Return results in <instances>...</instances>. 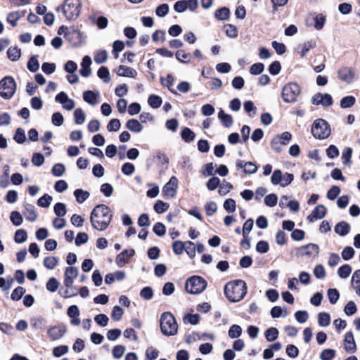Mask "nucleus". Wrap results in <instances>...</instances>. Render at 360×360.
Masks as SVG:
<instances>
[{"instance_id": "f257e3e1", "label": "nucleus", "mask_w": 360, "mask_h": 360, "mask_svg": "<svg viewBox=\"0 0 360 360\" xmlns=\"http://www.w3.org/2000/svg\"><path fill=\"white\" fill-rule=\"evenodd\" d=\"M112 217V214L110 207L104 204H99L91 211L90 221L94 229L101 231L108 227Z\"/></svg>"}, {"instance_id": "f03ea898", "label": "nucleus", "mask_w": 360, "mask_h": 360, "mask_svg": "<svg viewBox=\"0 0 360 360\" xmlns=\"http://www.w3.org/2000/svg\"><path fill=\"white\" fill-rule=\"evenodd\" d=\"M247 284L241 280H234L228 282L224 286V295L231 302H237L242 300L247 294Z\"/></svg>"}, {"instance_id": "7ed1b4c3", "label": "nucleus", "mask_w": 360, "mask_h": 360, "mask_svg": "<svg viewBox=\"0 0 360 360\" xmlns=\"http://www.w3.org/2000/svg\"><path fill=\"white\" fill-rule=\"evenodd\" d=\"M81 10L82 0H64L63 4L56 8L58 12L61 11L68 21H74L77 19Z\"/></svg>"}, {"instance_id": "20e7f679", "label": "nucleus", "mask_w": 360, "mask_h": 360, "mask_svg": "<svg viewBox=\"0 0 360 360\" xmlns=\"http://www.w3.org/2000/svg\"><path fill=\"white\" fill-rule=\"evenodd\" d=\"M161 332L167 336L174 335L177 333L178 325L174 315L170 312H164L160 317Z\"/></svg>"}, {"instance_id": "39448f33", "label": "nucleus", "mask_w": 360, "mask_h": 360, "mask_svg": "<svg viewBox=\"0 0 360 360\" xmlns=\"http://www.w3.org/2000/svg\"><path fill=\"white\" fill-rule=\"evenodd\" d=\"M206 280L200 276H193L189 277L185 283V289L189 294H200L207 287Z\"/></svg>"}, {"instance_id": "423d86ee", "label": "nucleus", "mask_w": 360, "mask_h": 360, "mask_svg": "<svg viewBox=\"0 0 360 360\" xmlns=\"http://www.w3.org/2000/svg\"><path fill=\"white\" fill-rule=\"evenodd\" d=\"M311 132L315 139H325L330 134V126L325 120L317 119L311 125Z\"/></svg>"}, {"instance_id": "0eeeda50", "label": "nucleus", "mask_w": 360, "mask_h": 360, "mask_svg": "<svg viewBox=\"0 0 360 360\" xmlns=\"http://www.w3.org/2000/svg\"><path fill=\"white\" fill-rule=\"evenodd\" d=\"M16 88V83L12 76H6L0 80V96L6 100L13 96Z\"/></svg>"}, {"instance_id": "6e6552de", "label": "nucleus", "mask_w": 360, "mask_h": 360, "mask_svg": "<svg viewBox=\"0 0 360 360\" xmlns=\"http://www.w3.org/2000/svg\"><path fill=\"white\" fill-rule=\"evenodd\" d=\"M300 92V85L297 83L290 82L283 87L281 96L285 103H294L296 101Z\"/></svg>"}, {"instance_id": "1a4fd4ad", "label": "nucleus", "mask_w": 360, "mask_h": 360, "mask_svg": "<svg viewBox=\"0 0 360 360\" xmlns=\"http://www.w3.org/2000/svg\"><path fill=\"white\" fill-rule=\"evenodd\" d=\"M178 186V179L176 176H173L170 178L169 181L163 186L162 194L167 198H174L176 195V189Z\"/></svg>"}, {"instance_id": "9d476101", "label": "nucleus", "mask_w": 360, "mask_h": 360, "mask_svg": "<svg viewBox=\"0 0 360 360\" xmlns=\"http://www.w3.org/2000/svg\"><path fill=\"white\" fill-rule=\"evenodd\" d=\"M65 38L71 44L72 46L77 47L82 42V32L78 30H72L65 33Z\"/></svg>"}, {"instance_id": "9b49d317", "label": "nucleus", "mask_w": 360, "mask_h": 360, "mask_svg": "<svg viewBox=\"0 0 360 360\" xmlns=\"http://www.w3.org/2000/svg\"><path fill=\"white\" fill-rule=\"evenodd\" d=\"M236 167L238 169H242L245 174H255L257 170V166L252 162H245L243 160H237Z\"/></svg>"}, {"instance_id": "f8f14e48", "label": "nucleus", "mask_w": 360, "mask_h": 360, "mask_svg": "<svg viewBox=\"0 0 360 360\" xmlns=\"http://www.w3.org/2000/svg\"><path fill=\"white\" fill-rule=\"evenodd\" d=\"M338 79L341 81L350 84L354 78V72L352 68L342 67L338 72Z\"/></svg>"}, {"instance_id": "ddd939ff", "label": "nucleus", "mask_w": 360, "mask_h": 360, "mask_svg": "<svg viewBox=\"0 0 360 360\" xmlns=\"http://www.w3.org/2000/svg\"><path fill=\"white\" fill-rule=\"evenodd\" d=\"M344 349L348 353H354L356 351V345L354 335L352 331L346 333L344 338Z\"/></svg>"}, {"instance_id": "4468645a", "label": "nucleus", "mask_w": 360, "mask_h": 360, "mask_svg": "<svg viewBox=\"0 0 360 360\" xmlns=\"http://www.w3.org/2000/svg\"><path fill=\"white\" fill-rule=\"evenodd\" d=\"M300 253L302 256L317 257L319 253V247L316 244L309 243L300 248Z\"/></svg>"}, {"instance_id": "2eb2a0df", "label": "nucleus", "mask_w": 360, "mask_h": 360, "mask_svg": "<svg viewBox=\"0 0 360 360\" xmlns=\"http://www.w3.org/2000/svg\"><path fill=\"white\" fill-rule=\"evenodd\" d=\"M66 332V328L65 326H55L50 328L47 334L49 339L52 341L56 340L62 338Z\"/></svg>"}, {"instance_id": "dca6fc26", "label": "nucleus", "mask_w": 360, "mask_h": 360, "mask_svg": "<svg viewBox=\"0 0 360 360\" xmlns=\"http://www.w3.org/2000/svg\"><path fill=\"white\" fill-rule=\"evenodd\" d=\"M327 212V209L323 205H318L307 216V220L309 222H314L315 220L323 218Z\"/></svg>"}, {"instance_id": "f3484780", "label": "nucleus", "mask_w": 360, "mask_h": 360, "mask_svg": "<svg viewBox=\"0 0 360 360\" xmlns=\"http://www.w3.org/2000/svg\"><path fill=\"white\" fill-rule=\"evenodd\" d=\"M135 255L134 249L124 250L117 255L115 262L119 266H123L129 262V259Z\"/></svg>"}, {"instance_id": "a211bd4d", "label": "nucleus", "mask_w": 360, "mask_h": 360, "mask_svg": "<svg viewBox=\"0 0 360 360\" xmlns=\"http://www.w3.org/2000/svg\"><path fill=\"white\" fill-rule=\"evenodd\" d=\"M68 316L71 318L70 323L72 325L78 326L80 324L79 310L77 305H71L67 311Z\"/></svg>"}, {"instance_id": "6ab92c4d", "label": "nucleus", "mask_w": 360, "mask_h": 360, "mask_svg": "<svg viewBox=\"0 0 360 360\" xmlns=\"http://www.w3.org/2000/svg\"><path fill=\"white\" fill-rule=\"evenodd\" d=\"M91 58L89 56H85L81 63V69L79 70V73L82 77H87L91 75Z\"/></svg>"}, {"instance_id": "aec40b11", "label": "nucleus", "mask_w": 360, "mask_h": 360, "mask_svg": "<svg viewBox=\"0 0 360 360\" xmlns=\"http://www.w3.org/2000/svg\"><path fill=\"white\" fill-rule=\"evenodd\" d=\"M25 219L29 221H34L37 218V214L35 212L34 207L29 203L24 205V210L22 212Z\"/></svg>"}, {"instance_id": "412c9836", "label": "nucleus", "mask_w": 360, "mask_h": 360, "mask_svg": "<svg viewBox=\"0 0 360 360\" xmlns=\"http://www.w3.org/2000/svg\"><path fill=\"white\" fill-rule=\"evenodd\" d=\"M119 76L134 78L137 75L136 70L131 67L120 65L117 71Z\"/></svg>"}, {"instance_id": "4be33fe9", "label": "nucleus", "mask_w": 360, "mask_h": 360, "mask_svg": "<svg viewBox=\"0 0 360 360\" xmlns=\"http://www.w3.org/2000/svg\"><path fill=\"white\" fill-rule=\"evenodd\" d=\"M334 230L336 233L345 236L349 232L350 226L347 222L342 221L335 225Z\"/></svg>"}, {"instance_id": "5701e85b", "label": "nucleus", "mask_w": 360, "mask_h": 360, "mask_svg": "<svg viewBox=\"0 0 360 360\" xmlns=\"http://www.w3.org/2000/svg\"><path fill=\"white\" fill-rule=\"evenodd\" d=\"M98 94L93 91H86L83 93V99L87 103L94 105L98 103Z\"/></svg>"}, {"instance_id": "b1692460", "label": "nucleus", "mask_w": 360, "mask_h": 360, "mask_svg": "<svg viewBox=\"0 0 360 360\" xmlns=\"http://www.w3.org/2000/svg\"><path fill=\"white\" fill-rule=\"evenodd\" d=\"M160 82L162 86L168 88L169 91L174 95H177L178 93L172 86L174 84V77L172 75L168 74L165 79V82H164L163 77H160Z\"/></svg>"}, {"instance_id": "393cba45", "label": "nucleus", "mask_w": 360, "mask_h": 360, "mask_svg": "<svg viewBox=\"0 0 360 360\" xmlns=\"http://www.w3.org/2000/svg\"><path fill=\"white\" fill-rule=\"evenodd\" d=\"M219 119L225 127H230L233 124V118L231 115L226 114L223 110H220L218 113Z\"/></svg>"}, {"instance_id": "a878e982", "label": "nucleus", "mask_w": 360, "mask_h": 360, "mask_svg": "<svg viewBox=\"0 0 360 360\" xmlns=\"http://www.w3.org/2000/svg\"><path fill=\"white\" fill-rule=\"evenodd\" d=\"M126 127L129 130L136 133L141 131L143 129L141 124L135 119L129 120L126 124Z\"/></svg>"}, {"instance_id": "bb28decb", "label": "nucleus", "mask_w": 360, "mask_h": 360, "mask_svg": "<svg viewBox=\"0 0 360 360\" xmlns=\"http://www.w3.org/2000/svg\"><path fill=\"white\" fill-rule=\"evenodd\" d=\"M176 58L181 63H188L191 60L192 56L190 53L186 52V51L180 49L178 50L175 53Z\"/></svg>"}, {"instance_id": "cd10ccee", "label": "nucleus", "mask_w": 360, "mask_h": 360, "mask_svg": "<svg viewBox=\"0 0 360 360\" xmlns=\"http://www.w3.org/2000/svg\"><path fill=\"white\" fill-rule=\"evenodd\" d=\"M181 139L186 143L193 141L195 137V133L188 127H184L181 133Z\"/></svg>"}, {"instance_id": "c85d7f7f", "label": "nucleus", "mask_w": 360, "mask_h": 360, "mask_svg": "<svg viewBox=\"0 0 360 360\" xmlns=\"http://www.w3.org/2000/svg\"><path fill=\"white\" fill-rule=\"evenodd\" d=\"M214 16L217 20H226L230 16V11L227 7H222L216 10Z\"/></svg>"}, {"instance_id": "c756f323", "label": "nucleus", "mask_w": 360, "mask_h": 360, "mask_svg": "<svg viewBox=\"0 0 360 360\" xmlns=\"http://www.w3.org/2000/svg\"><path fill=\"white\" fill-rule=\"evenodd\" d=\"M314 28L316 30H321L323 29V27L326 23V15H324L322 13L316 14L314 18Z\"/></svg>"}, {"instance_id": "7c9ffc66", "label": "nucleus", "mask_w": 360, "mask_h": 360, "mask_svg": "<svg viewBox=\"0 0 360 360\" xmlns=\"http://www.w3.org/2000/svg\"><path fill=\"white\" fill-rule=\"evenodd\" d=\"M21 55V51L18 47H10L7 51L8 58L12 61L18 60Z\"/></svg>"}, {"instance_id": "2f4dec72", "label": "nucleus", "mask_w": 360, "mask_h": 360, "mask_svg": "<svg viewBox=\"0 0 360 360\" xmlns=\"http://www.w3.org/2000/svg\"><path fill=\"white\" fill-rule=\"evenodd\" d=\"M356 103V98L353 96H347L340 100V107L342 108H349L353 106Z\"/></svg>"}, {"instance_id": "473e14b6", "label": "nucleus", "mask_w": 360, "mask_h": 360, "mask_svg": "<svg viewBox=\"0 0 360 360\" xmlns=\"http://www.w3.org/2000/svg\"><path fill=\"white\" fill-rule=\"evenodd\" d=\"M318 323L320 326L326 327L330 323V316L326 312H320L318 314Z\"/></svg>"}, {"instance_id": "72a5a7b5", "label": "nucleus", "mask_w": 360, "mask_h": 360, "mask_svg": "<svg viewBox=\"0 0 360 360\" xmlns=\"http://www.w3.org/2000/svg\"><path fill=\"white\" fill-rule=\"evenodd\" d=\"M316 46V43L314 40H310L304 42L302 44V50L300 51V56L302 58H304L306 56L308 51L314 48H315Z\"/></svg>"}, {"instance_id": "f704fd0d", "label": "nucleus", "mask_w": 360, "mask_h": 360, "mask_svg": "<svg viewBox=\"0 0 360 360\" xmlns=\"http://www.w3.org/2000/svg\"><path fill=\"white\" fill-rule=\"evenodd\" d=\"M148 103L151 108H158L161 105L162 100L160 96L152 94L149 96Z\"/></svg>"}, {"instance_id": "c9c22d12", "label": "nucleus", "mask_w": 360, "mask_h": 360, "mask_svg": "<svg viewBox=\"0 0 360 360\" xmlns=\"http://www.w3.org/2000/svg\"><path fill=\"white\" fill-rule=\"evenodd\" d=\"M27 69L32 72H36L39 68V63L37 60V56H32L28 60L27 65Z\"/></svg>"}, {"instance_id": "e433bc0d", "label": "nucleus", "mask_w": 360, "mask_h": 360, "mask_svg": "<svg viewBox=\"0 0 360 360\" xmlns=\"http://www.w3.org/2000/svg\"><path fill=\"white\" fill-rule=\"evenodd\" d=\"M264 335L267 341L272 342L278 338V330L276 328L271 327L265 331Z\"/></svg>"}, {"instance_id": "4c0bfd02", "label": "nucleus", "mask_w": 360, "mask_h": 360, "mask_svg": "<svg viewBox=\"0 0 360 360\" xmlns=\"http://www.w3.org/2000/svg\"><path fill=\"white\" fill-rule=\"evenodd\" d=\"M76 200L79 203L84 202L89 196V193L82 189H76L74 192Z\"/></svg>"}, {"instance_id": "58836bf2", "label": "nucleus", "mask_w": 360, "mask_h": 360, "mask_svg": "<svg viewBox=\"0 0 360 360\" xmlns=\"http://www.w3.org/2000/svg\"><path fill=\"white\" fill-rule=\"evenodd\" d=\"M43 263L48 269H53L58 264V258L54 256L46 257Z\"/></svg>"}, {"instance_id": "ea45409f", "label": "nucleus", "mask_w": 360, "mask_h": 360, "mask_svg": "<svg viewBox=\"0 0 360 360\" xmlns=\"http://www.w3.org/2000/svg\"><path fill=\"white\" fill-rule=\"evenodd\" d=\"M98 77L103 80L104 82L108 83L110 80V72L107 67L101 66L98 72Z\"/></svg>"}, {"instance_id": "a19ab883", "label": "nucleus", "mask_w": 360, "mask_h": 360, "mask_svg": "<svg viewBox=\"0 0 360 360\" xmlns=\"http://www.w3.org/2000/svg\"><path fill=\"white\" fill-rule=\"evenodd\" d=\"M27 238V231L24 229H18L15 231L14 236V240L17 243H22Z\"/></svg>"}, {"instance_id": "79ce46f5", "label": "nucleus", "mask_w": 360, "mask_h": 360, "mask_svg": "<svg viewBox=\"0 0 360 360\" xmlns=\"http://www.w3.org/2000/svg\"><path fill=\"white\" fill-rule=\"evenodd\" d=\"M169 207V205L167 202H165L160 200H158L154 205V210L158 214H161L166 212Z\"/></svg>"}, {"instance_id": "37998d69", "label": "nucleus", "mask_w": 360, "mask_h": 360, "mask_svg": "<svg viewBox=\"0 0 360 360\" xmlns=\"http://www.w3.org/2000/svg\"><path fill=\"white\" fill-rule=\"evenodd\" d=\"M351 272H352V267L350 265L347 264L341 266L338 270V276L341 278H347L349 276Z\"/></svg>"}, {"instance_id": "c03bdc74", "label": "nucleus", "mask_w": 360, "mask_h": 360, "mask_svg": "<svg viewBox=\"0 0 360 360\" xmlns=\"http://www.w3.org/2000/svg\"><path fill=\"white\" fill-rule=\"evenodd\" d=\"M186 242L176 240L172 243V250L176 255H181L185 249Z\"/></svg>"}, {"instance_id": "a18cd8bd", "label": "nucleus", "mask_w": 360, "mask_h": 360, "mask_svg": "<svg viewBox=\"0 0 360 360\" xmlns=\"http://www.w3.org/2000/svg\"><path fill=\"white\" fill-rule=\"evenodd\" d=\"M224 27L225 29V33L227 37L230 38H236L238 37V32L237 27L235 25L228 24L224 25Z\"/></svg>"}, {"instance_id": "49530a36", "label": "nucleus", "mask_w": 360, "mask_h": 360, "mask_svg": "<svg viewBox=\"0 0 360 360\" xmlns=\"http://www.w3.org/2000/svg\"><path fill=\"white\" fill-rule=\"evenodd\" d=\"M327 295L330 302L332 304H335L340 297V293L338 290L335 288L328 289L327 292Z\"/></svg>"}, {"instance_id": "de8ad7c7", "label": "nucleus", "mask_w": 360, "mask_h": 360, "mask_svg": "<svg viewBox=\"0 0 360 360\" xmlns=\"http://www.w3.org/2000/svg\"><path fill=\"white\" fill-rule=\"evenodd\" d=\"M10 219L13 224L16 226H20L23 221L22 217L18 211H13L11 213Z\"/></svg>"}, {"instance_id": "09e8293b", "label": "nucleus", "mask_w": 360, "mask_h": 360, "mask_svg": "<svg viewBox=\"0 0 360 360\" xmlns=\"http://www.w3.org/2000/svg\"><path fill=\"white\" fill-rule=\"evenodd\" d=\"M59 285L60 283L58 281V280L56 278L52 277L49 278L46 283V287L49 292H54L58 290Z\"/></svg>"}, {"instance_id": "8fccbe9b", "label": "nucleus", "mask_w": 360, "mask_h": 360, "mask_svg": "<svg viewBox=\"0 0 360 360\" xmlns=\"http://www.w3.org/2000/svg\"><path fill=\"white\" fill-rule=\"evenodd\" d=\"M229 336L231 338H237L239 336H240L242 333V329L241 327L238 325L233 324L231 326L229 330Z\"/></svg>"}, {"instance_id": "3c124183", "label": "nucleus", "mask_w": 360, "mask_h": 360, "mask_svg": "<svg viewBox=\"0 0 360 360\" xmlns=\"http://www.w3.org/2000/svg\"><path fill=\"white\" fill-rule=\"evenodd\" d=\"M75 122L77 124H82L84 122L85 115L82 108H77L74 112Z\"/></svg>"}, {"instance_id": "603ef678", "label": "nucleus", "mask_w": 360, "mask_h": 360, "mask_svg": "<svg viewBox=\"0 0 360 360\" xmlns=\"http://www.w3.org/2000/svg\"><path fill=\"white\" fill-rule=\"evenodd\" d=\"M336 352L333 349H325L320 355L321 360H332L335 356Z\"/></svg>"}, {"instance_id": "864d4df0", "label": "nucleus", "mask_w": 360, "mask_h": 360, "mask_svg": "<svg viewBox=\"0 0 360 360\" xmlns=\"http://www.w3.org/2000/svg\"><path fill=\"white\" fill-rule=\"evenodd\" d=\"M52 201V197L49 194H44L37 200V205L41 207H48Z\"/></svg>"}, {"instance_id": "5fc2aeb1", "label": "nucleus", "mask_w": 360, "mask_h": 360, "mask_svg": "<svg viewBox=\"0 0 360 360\" xmlns=\"http://www.w3.org/2000/svg\"><path fill=\"white\" fill-rule=\"evenodd\" d=\"M25 290L23 287L18 286L16 288H15L11 295V298L13 300L18 301L20 300L22 295L25 294Z\"/></svg>"}, {"instance_id": "6e6d98bb", "label": "nucleus", "mask_w": 360, "mask_h": 360, "mask_svg": "<svg viewBox=\"0 0 360 360\" xmlns=\"http://www.w3.org/2000/svg\"><path fill=\"white\" fill-rule=\"evenodd\" d=\"M158 355L159 351L157 349L153 347H149L146 351L145 360H155L158 358Z\"/></svg>"}, {"instance_id": "4d7b16f0", "label": "nucleus", "mask_w": 360, "mask_h": 360, "mask_svg": "<svg viewBox=\"0 0 360 360\" xmlns=\"http://www.w3.org/2000/svg\"><path fill=\"white\" fill-rule=\"evenodd\" d=\"M153 231L158 236L162 237L166 233V227L162 222H157L153 226Z\"/></svg>"}, {"instance_id": "13d9d810", "label": "nucleus", "mask_w": 360, "mask_h": 360, "mask_svg": "<svg viewBox=\"0 0 360 360\" xmlns=\"http://www.w3.org/2000/svg\"><path fill=\"white\" fill-rule=\"evenodd\" d=\"M108 58V53L105 50L98 51L94 56V61L97 64H102L106 61Z\"/></svg>"}, {"instance_id": "bf43d9fd", "label": "nucleus", "mask_w": 360, "mask_h": 360, "mask_svg": "<svg viewBox=\"0 0 360 360\" xmlns=\"http://www.w3.org/2000/svg\"><path fill=\"white\" fill-rule=\"evenodd\" d=\"M13 139L19 144L23 143L26 139L24 129L18 128L14 134Z\"/></svg>"}, {"instance_id": "052dcab7", "label": "nucleus", "mask_w": 360, "mask_h": 360, "mask_svg": "<svg viewBox=\"0 0 360 360\" xmlns=\"http://www.w3.org/2000/svg\"><path fill=\"white\" fill-rule=\"evenodd\" d=\"M54 212L59 217L65 216L67 212L65 205L63 202L56 203L54 205Z\"/></svg>"}, {"instance_id": "680f3d73", "label": "nucleus", "mask_w": 360, "mask_h": 360, "mask_svg": "<svg viewBox=\"0 0 360 360\" xmlns=\"http://www.w3.org/2000/svg\"><path fill=\"white\" fill-rule=\"evenodd\" d=\"M233 188V186L231 183L226 181L225 180L223 181V183L220 185L219 184V193L221 195H224L230 192V191Z\"/></svg>"}, {"instance_id": "e2e57ef3", "label": "nucleus", "mask_w": 360, "mask_h": 360, "mask_svg": "<svg viewBox=\"0 0 360 360\" xmlns=\"http://www.w3.org/2000/svg\"><path fill=\"white\" fill-rule=\"evenodd\" d=\"M340 193V188L338 186H332L327 192V198L330 200H335Z\"/></svg>"}, {"instance_id": "0e129e2a", "label": "nucleus", "mask_w": 360, "mask_h": 360, "mask_svg": "<svg viewBox=\"0 0 360 360\" xmlns=\"http://www.w3.org/2000/svg\"><path fill=\"white\" fill-rule=\"evenodd\" d=\"M18 20H20V15L15 11L9 13L6 18L7 22L13 27L17 25Z\"/></svg>"}, {"instance_id": "69168bd1", "label": "nucleus", "mask_w": 360, "mask_h": 360, "mask_svg": "<svg viewBox=\"0 0 360 360\" xmlns=\"http://www.w3.org/2000/svg\"><path fill=\"white\" fill-rule=\"evenodd\" d=\"M264 69V65L262 63H257L251 65L250 68V73L253 75L261 74Z\"/></svg>"}, {"instance_id": "338daca9", "label": "nucleus", "mask_w": 360, "mask_h": 360, "mask_svg": "<svg viewBox=\"0 0 360 360\" xmlns=\"http://www.w3.org/2000/svg\"><path fill=\"white\" fill-rule=\"evenodd\" d=\"M357 308L353 301H349L345 305L344 311L347 316H352L356 312Z\"/></svg>"}, {"instance_id": "774afa93", "label": "nucleus", "mask_w": 360, "mask_h": 360, "mask_svg": "<svg viewBox=\"0 0 360 360\" xmlns=\"http://www.w3.org/2000/svg\"><path fill=\"white\" fill-rule=\"evenodd\" d=\"M123 312V309L120 306H115L112 310L111 317L114 321H118L122 319Z\"/></svg>"}]
</instances>
